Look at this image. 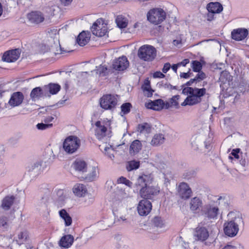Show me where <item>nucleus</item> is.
<instances>
[{"mask_svg":"<svg viewBox=\"0 0 249 249\" xmlns=\"http://www.w3.org/2000/svg\"><path fill=\"white\" fill-rule=\"evenodd\" d=\"M152 181L153 178L150 175H142L138 177L136 184L142 187L140 190L141 197L151 199L159 193V188L149 185Z\"/></svg>","mask_w":249,"mask_h":249,"instance_id":"nucleus-1","label":"nucleus"},{"mask_svg":"<svg viewBox=\"0 0 249 249\" xmlns=\"http://www.w3.org/2000/svg\"><path fill=\"white\" fill-rule=\"evenodd\" d=\"M228 218L224 223V231L226 235L233 237L237 234L239 227L244 225V221L240 214L237 212H230Z\"/></svg>","mask_w":249,"mask_h":249,"instance_id":"nucleus-2","label":"nucleus"},{"mask_svg":"<svg viewBox=\"0 0 249 249\" xmlns=\"http://www.w3.org/2000/svg\"><path fill=\"white\" fill-rule=\"evenodd\" d=\"M217 203L219 205L223 204L226 208L228 206L227 199L220 196L216 203H209L204 205L201 210L202 214L208 219H217L219 214V209L217 206Z\"/></svg>","mask_w":249,"mask_h":249,"instance_id":"nucleus-3","label":"nucleus"},{"mask_svg":"<svg viewBox=\"0 0 249 249\" xmlns=\"http://www.w3.org/2000/svg\"><path fill=\"white\" fill-rule=\"evenodd\" d=\"M81 144V140L76 136L71 135L67 137L63 143L64 151L68 154L76 153Z\"/></svg>","mask_w":249,"mask_h":249,"instance_id":"nucleus-4","label":"nucleus"},{"mask_svg":"<svg viewBox=\"0 0 249 249\" xmlns=\"http://www.w3.org/2000/svg\"><path fill=\"white\" fill-rule=\"evenodd\" d=\"M29 240V236L26 230L20 231L15 240L12 239L11 249H28L27 244Z\"/></svg>","mask_w":249,"mask_h":249,"instance_id":"nucleus-5","label":"nucleus"},{"mask_svg":"<svg viewBox=\"0 0 249 249\" xmlns=\"http://www.w3.org/2000/svg\"><path fill=\"white\" fill-rule=\"evenodd\" d=\"M206 89L205 88L197 89H195L194 93L188 95L183 102L181 104L182 106H193L200 103L202 97L205 95Z\"/></svg>","mask_w":249,"mask_h":249,"instance_id":"nucleus-6","label":"nucleus"},{"mask_svg":"<svg viewBox=\"0 0 249 249\" xmlns=\"http://www.w3.org/2000/svg\"><path fill=\"white\" fill-rule=\"evenodd\" d=\"M166 17L165 12L160 8H153L150 10L147 14V19L155 25L161 23L165 20Z\"/></svg>","mask_w":249,"mask_h":249,"instance_id":"nucleus-7","label":"nucleus"},{"mask_svg":"<svg viewBox=\"0 0 249 249\" xmlns=\"http://www.w3.org/2000/svg\"><path fill=\"white\" fill-rule=\"evenodd\" d=\"M138 56L144 61H152L156 56V50L151 45H144L139 48Z\"/></svg>","mask_w":249,"mask_h":249,"instance_id":"nucleus-8","label":"nucleus"},{"mask_svg":"<svg viewBox=\"0 0 249 249\" xmlns=\"http://www.w3.org/2000/svg\"><path fill=\"white\" fill-rule=\"evenodd\" d=\"M117 96L112 94L103 95L100 100L101 107L105 110H113L117 105Z\"/></svg>","mask_w":249,"mask_h":249,"instance_id":"nucleus-9","label":"nucleus"},{"mask_svg":"<svg viewBox=\"0 0 249 249\" xmlns=\"http://www.w3.org/2000/svg\"><path fill=\"white\" fill-rule=\"evenodd\" d=\"M96 128L95 129V134L96 138L99 140H103L107 142L111 137L110 129H108L107 126H106L104 123L100 121H97L95 124Z\"/></svg>","mask_w":249,"mask_h":249,"instance_id":"nucleus-10","label":"nucleus"},{"mask_svg":"<svg viewBox=\"0 0 249 249\" xmlns=\"http://www.w3.org/2000/svg\"><path fill=\"white\" fill-rule=\"evenodd\" d=\"M92 34L98 37H102L108 35L107 24L104 23L103 18L98 19L93 24L91 29Z\"/></svg>","mask_w":249,"mask_h":249,"instance_id":"nucleus-11","label":"nucleus"},{"mask_svg":"<svg viewBox=\"0 0 249 249\" xmlns=\"http://www.w3.org/2000/svg\"><path fill=\"white\" fill-rule=\"evenodd\" d=\"M154 161V166L161 171L164 176L165 181L168 182L170 180L167 178V177H166V176L167 175H170L171 172L169 169H168V167L166 164L159 156L155 157Z\"/></svg>","mask_w":249,"mask_h":249,"instance_id":"nucleus-12","label":"nucleus"},{"mask_svg":"<svg viewBox=\"0 0 249 249\" xmlns=\"http://www.w3.org/2000/svg\"><path fill=\"white\" fill-rule=\"evenodd\" d=\"M152 207L151 203L143 199L139 202L137 206V211L140 215L146 216L151 212Z\"/></svg>","mask_w":249,"mask_h":249,"instance_id":"nucleus-13","label":"nucleus"},{"mask_svg":"<svg viewBox=\"0 0 249 249\" xmlns=\"http://www.w3.org/2000/svg\"><path fill=\"white\" fill-rule=\"evenodd\" d=\"M128 66L129 62L125 56L120 57L115 59L112 64L113 69L118 71H124L127 68Z\"/></svg>","mask_w":249,"mask_h":249,"instance_id":"nucleus-14","label":"nucleus"},{"mask_svg":"<svg viewBox=\"0 0 249 249\" xmlns=\"http://www.w3.org/2000/svg\"><path fill=\"white\" fill-rule=\"evenodd\" d=\"M20 54V51L18 49L7 51L3 54L2 60L8 63L14 62L19 58Z\"/></svg>","mask_w":249,"mask_h":249,"instance_id":"nucleus-15","label":"nucleus"},{"mask_svg":"<svg viewBox=\"0 0 249 249\" xmlns=\"http://www.w3.org/2000/svg\"><path fill=\"white\" fill-rule=\"evenodd\" d=\"M98 168L95 166H91L87 168V172L84 174L81 178L88 181H91L96 179L98 177Z\"/></svg>","mask_w":249,"mask_h":249,"instance_id":"nucleus-16","label":"nucleus"},{"mask_svg":"<svg viewBox=\"0 0 249 249\" xmlns=\"http://www.w3.org/2000/svg\"><path fill=\"white\" fill-rule=\"evenodd\" d=\"M14 217L13 216H1L0 217V228L3 231H8L13 226Z\"/></svg>","mask_w":249,"mask_h":249,"instance_id":"nucleus-17","label":"nucleus"},{"mask_svg":"<svg viewBox=\"0 0 249 249\" xmlns=\"http://www.w3.org/2000/svg\"><path fill=\"white\" fill-rule=\"evenodd\" d=\"M248 31L245 28H238L234 29L231 33L232 39L236 41H241L244 39L248 35Z\"/></svg>","mask_w":249,"mask_h":249,"instance_id":"nucleus-18","label":"nucleus"},{"mask_svg":"<svg viewBox=\"0 0 249 249\" xmlns=\"http://www.w3.org/2000/svg\"><path fill=\"white\" fill-rule=\"evenodd\" d=\"M209 235V232L206 228L198 227L196 228L194 232V237L196 240L204 241L208 238Z\"/></svg>","mask_w":249,"mask_h":249,"instance_id":"nucleus-19","label":"nucleus"},{"mask_svg":"<svg viewBox=\"0 0 249 249\" xmlns=\"http://www.w3.org/2000/svg\"><path fill=\"white\" fill-rule=\"evenodd\" d=\"M49 47V51L54 54L55 55L61 54L65 52L61 47L59 40L51 38L50 40V44L48 45Z\"/></svg>","mask_w":249,"mask_h":249,"instance_id":"nucleus-20","label":"nucleus"},{"mask_svg":"<svg viewBox=\"0 0 249 249\" xmlns=\"http://www.w3.org/2000/svg\"><path fill=\"white\" fill-rule=\"evenodd\" d=\"M179 196L183 199L189 198L192 193L191 188L185 182H181L178 186V190Z\"/></svg>","mask_w":249,"mask_h":249,"instance_id":"nucleus-21","label":"nucleus"},{"mask_svg":"<svg viewBox=\"0 0 249 249\" xmlns=\"http://www.w3.org/2000/svg\"><path fill=\"white\" fill-rule=\"evenodd\" d=\"M24 97L21 92H14L9 101V104L12 107L20 105L23 102Z\"/></svg>","mask_w":249,"mask_h":249,"instance_id":"nucleus-22","label":"nucleus"},{"mask_svg":"<svg viewBox=\"0 0 249 249\" xmlns=\"http://www.w3.org/2000/svg\"><path fill=\"white\" fill-rule=\"evenodd\" d=\"M27 18L33 23L38 24L43 22L44 17L43 14L39 11H33L28 14Z\"/></svg>","mask_w":249,"mask_h":249,"instance_id":"nucleus-23","label":"nucleus"},{"mask_svg":"<svg viewBox=\"0 0 249 249\" xmlns=\"http://www.w3.org/2000/svg\"><path fill=\"white\" fill-rule=\"evenodd\" d=\"M42 163L41 161H36L28 167V171L31 176L33 177L38 176L41 173Z\"/></svg>","mask_w":249,"mask_h":249,"instance_id":"nucleus-24","label":"nucleus"},{"mask_svg":"<svg viewBox=\"0 0 249 249\" xmlns=\"http://www.w3.org/2000/svg\"><path fill=\"white\" fill-rule=\"evenodd\" d=\"M73 167L76 171L82 175L87 172V164L83 160H76L73 163Z\"/></svg>","mask_w":249,"mask_h":249,"instance_id":"nucleus-25","label":"nucleus"},{"mask_svg":"<svg viewBox=\"0 0 249 249\" xmlns=\"http://www.w3.org/2000/svg\"><path fill=\"white\" fill-rule=\"evenodd\" d=\"M73 237L71 234H67L62 236L59 241V245L65 249L70 248L73 242Z\"/></svg>","mask_w":249,"mask_h":249,"instance_id":"nucleus-26","label":"nucleus"},{"mask_svg":"<svg viewBox=\"0 0 249 249\" xmlns=\"http://www.w3.org/2000/svg\"><path fill=\"white\" fill-rule=\"evenodd\" d=\"M164 102L162 100L158 99L146 103L145 106L147 108L159 111L164 107Z\"/></svg>","mask_w":249,"mask_h":249,"instance_id":"nucleus-27","label":"nucleus"},{"mask_svg":"<svg viewBox=\"0 0 249 249\" xmlns=\"http://www.w3.org/2000/svg\"><path fill=\"white\" fill-rule=\"evenodd\" d=\"M90 37V34L89 32L83 31L77 36L76 42L80 46H84L89 42Z\"/></svg>","mask_w":249,"mask_h":249,"instance_id":"nucleus-28","label":"nucleus"},{"mask_svg":"<svg viewBox=\"0 0 249 249\" xmlns=\"http://www.w3.org/2000/svg\"><path fill=\"white\" fill-rule=\"evenodd\" d=\"M60 86L55 83H50L44 87V90L50 96L51 94H56L60 90Z\"/></svg>","mask_w":249,"mask_h":249,"instance_id":"nucleus-29","label":"nucleus"},{"mask_svg":"<svg viewBox=\"0 0 249 249\" xmlns=\"http://www.w3.org/2000/svg\"><path fill=\"white\" fill-rule=\"evenodd\" d=\"M31 98L33 99L39 98L41 96L50 97V95L46 93L44 90V88L42 89L40 87H36L34 88L30 93Z\"/></svg>","mask_w":249,"mask_h":249,"instance_id":"nucleus-30","label":"nucleus"},{"mask_svg":"<svg viewBox=\"0 0 249 249\" xmlns=\"http://www.w3.org/2000/svg\"><path fill=\"white\" fill-rule=\"evenodd\" d=\"M189 205L190 210L196 213L202 206V201L199 197H195L191 199Z\"/></svg>","mask_w":249,"mask_h":249,"instance_id":"nucleus-31","label":"nucleus"},{"mask_svg":"<svg viewBox=\"0 0 249 249\" xmlns=\"http://www.w3.org/2000/svg\"><path fill=\"white\" fill-rule=\"evenodd\" d=\"M142 148L141 142L138 140H134L130 146L129 153L131 155H135L140 151Z\"/></svg>","mask_w":249,"mask_h":249,"instance_id":"nucleus-32","label":"nucleus"},{"mask_svg":"<svg viewBox=\"0 0 249 249\" xmlns=\"http://www.w3.org/2000/svg\"><path fill=\"white\" fill-rule=\"evenodd\" d=\"M73 192L79 197L83 196L87 192V189L84 185L81 183L76 184L73 187Z\"/></svg>","mask_w":249,"mask_h":249,"instance_id":"nucleus-33","label":"nucleus"},{"mask_svg":"<svg viewBox=\"0 0 249 249\" xmlns=\"http://www.w3.org/2000/svg\"><path fill=\"white\" fill-rule=\"evenodd\" d=\"M48 187V185L46 184H41L39 187L40 192L44 193L45 195L44 196L41 197L42 202L41 203H43L44 204H45L46 202L47 201L48 196L51 193V190Z\"/></svg>","mask_w":249,"mask_h":249,"instance_id":"nucleus-34","label":"nucleus"},{"mask_svg":"<svg viewBox=\"0 0 249 249\" xmlns=\"http://www.w3.org/2000/svg\"><path fill=\"white\" fill-rule=\"evenodd\" d=\"M207 10L208 12L219 13L223 10V7L219 2H211L207 5Z\"/></svg>","mask_w":249,"mask_h":249,"instance_id":"nucleus-35","label":"nucleus"},{"mask_svg":"<svg viewBox=\"0 0 249 249\" xmlns=\"http://www.w3.org/2000/svg\"><path fill=\"white\" fill-rule=\"evenodd\" d=\"M60 217L64 220L65 225L70 226L72 223V218L70 214L65 209H62L59 211Z\"/></svg>","mask_w":249,"mask_h":249,"instance_id":"nucleus-36","label":"nucleus"},{"mask_svg":"<svg viewBox=\"0 0 249 249\" xmlns=\"http://www.w3.org/2000/svg\"><path fill=\"white\" fill-rule=\"evenodd\" d=\"M15 197L13 196L5 197L2 202L1 206L5 210H8L13 205Z\"/></svg>","mask_w":249,"mask_h":249,"instance_id":"nucleus-37","label":"nucleus"},{"mask_svg":"<svg viewBox=\"0 0 249 249\" xmlns=\"http://www.w3.org/2000/svg\"><path fill=\"white\" fill-rule=\"evenodd\" d=\"M165 140V138L164 135L162 134H156L153 136L151 142L150 144L152 146H158L160 144H162Z\"/></svg>","mask_w":249,"mask_h":249,"instance_id":"nucleus-38","label":"nucleus"},{"mask_svg":"<svg viewBox=\"0 0 249 249\" xmlns=\"http://www.w3.org/2000/svg\"><path fill=\"white\" fill-rule=\"evenodd\" d=\"M115 22L117 26L120 28H125L128 23V20L126 18L122 15L117 16L115 19Z\"/></svg>","mask_w":249,"mask_h":249,"instance_id":"nucleus-39","label":"nucleus"},{"mask_svg":"<svg viewBox=\"0 0 249 249\" xmlns=\"http://www.w3.org/2000/svg\"><path fill=\"white\" fill-rule=\"evenodd\" d=\"M12 243V238L8 236L0 235V247L2 248H10Z\"/></svg>","mask_w":249,"mask_h":249,"instance_id":"nucleus-40","label":"nucleus"},{"mask_svg":"<svg viewBox=\"0 0 249 249\" xmlns=\"http://www.w3.org/2000/svg\"><path fill=\"white\" fill-rule=\"evenodd\" d=\"M177 244L173 247V249H188V243L184 242L181 237H178L176 240Z\"/></svg>","mask_w":249,"mask_h":249,"instance_id":"nucleus-41","label":"nucleus"},{"mask_svg":"<svg viewBox=\"0 0 249 249\" xmlns=\"http://www.w3.org/2000/svg\"><path fill=\"white\" fill-rule=\"evenodd\" d=\"M96 70L93 71H91L90 72L93 73V72H95L96 74L98 75L99 76H104L107 74L108 71L107 67L100 65V66L96 67Z\"/></svg>","mask_w":249,"mask_h":249,"instance_id":"nucleus-42","label":"nucleus"},{"mask_svg":"<svg viewBox=\"0 0 249 249\" xmlns=\"http://www.w3.org/2000/svg\"><path fill=\"white\" fill-rule=\"evenodd\" d=\"M191 144L192 148L194 150H197L201 144V142L199 138L196 136H193L192 137L191 140Z\"/></svg>","mask_w":249,"mask_h":249,"instance_id":"nucleus-43","label":"nucleus"},{"mask_svg":"<svg viewBox=\"0 0 249 249\" xmlns=\"http://www.w3.org/2000/svg\"><path fill=\"white\" fill-rule=\"evenodd\" d=\"M231 79V75L228 71H225L221 72L219 80L222 84L229 82Z\"/></svg>","mask_w":249,"mask_h":249,"instance_id":"nucleus-44","label":"nucleus"},{"mask_svg":"<svg viewBox=\"0 0 249 249\" xmlns=\"http://www.w3.org/2000/svg\"><path fill=\"white\" fill-rule=\"evenodd\" d=\"M138 128L141 133H149L151 131V126L146 123L139 124Z\"/></svg>","mask_w":249,"mask_h":249,"instance_id":"nucleus-45","label":"nucleus"},{"mask_svg":"<svg viewBox=\"0 0 249 249\" xmlns=\"http://www.w3.org/2000/svg\"><path fill=\"white\" fill-rule=\"evenodd\" d=\"M140 167V161L136 160H131L128 162L126 165V169L128 171L136 170Z\"/></svg>","mask_w":249,"mask_h":249,"instance_id":"nucleus-46","label":"nucleus"},{"mask_svg":"<svg viewBox=\"0 0 249 249\" xmlns=\"http://www.w3.org/2000/svg\"><path fill=\"white\" fill-rule=\"evenodd\" d=\"M144 91H147L146 95L147 97H151L153 94L154 91L151 88L150 82L149 81H145L144 85L142 87Z\"/></svg>","mask_w":249,"mask_h":249,"instance_id":"nucleus-47","label":"nucleus"},{"mask_svg":"<svg viewBox=\"0 0 249 249\" xmlns=\"http://www.w3.org/2000/svg\"><path fill=\"white\" fill-rule=\"evenodd\" d=\"M240 149L239 148L233 149L232 150L231 153L229 156V159L231 160V161L234 160H239V153L240 152Z\"/></svg>","mask_w":249,"mask_h":249,"instance_id":"nucleus-48","label":"nucleus"},{"mask_svg":"<svg viewBox=\"0 0 249 249\" xmlns=\"http://www.w3.org/2000/svg\"><path fill=\"white\" fill-rule=\"evenodd\" d=\"M131 107L132 105L130 103H124L121 106V111L124 114H127L130 112Z\"/></svg>","mask_w":249,"mask_h":249,"instance_id":"nucleus-49","label":"nucleus"},{"mask_svg":"<svg viewBox=\"0 0 249 249\" xmlns=\"http://www.w3.org/2000/svg\"><path fill=\"white\" fill-rule=\"evenodd\" d=\"M192 65V69L194 71H199L202 69V65L201 63L198 61H193Z\"/></svg>","mask_w":249,"mask_h":249,"instance_id":"nucleus-50","label":"nucleus"},{"mask_svg":"<svg viewBox=\"0 0 249 249\" xmlns=\"http://www.w3.org/2000/svg\"><path fill=\"white\" fill-rule=\"evenodd\" d=\"M117 183L124 184L129 187H131L132 185V183L130 180L124 177H121L118 178Z\"/></svg>","mask_w":249,"mask_h":249,"instance_id":"nucleus-51","label":"nucleus"},{"mask_svg":"<svg viewBox=\"0 0 249 249\" xmlns=\"http://www.w3.org/2000/svg\"><path fill=\"white\" fill-rule=\"evenodd\" d=\"M104 153L107 155L110 159L113 160L114 158V150L110 147H106L104 148Z\"/></svg>","mask_w":249,"mask_h":249,"instance_id":"nucleus-52","label":"nucleus"},{"mask_svg":"<svg viewBox=\"0 0 249 249\" xmlns=\"http://www.w3.org/2000/svg\"><path fill=\"white\" fill-rule=\"evenodd\" d=\"M179 98L180 96L177 95L170 99L169 101L170 102V104H171V106L178 107V101L179 100Z\"/></svg>","mask_w":249,"mask_h":249,"instance_id":"nucleus-53","label":"nucleus"},{"mask_svg":"<svg viewBox=\"0 0 249 249\" xmlns=\"http://www.w3.org/2000/svg\"><path fill=\"white\" fill-rule=\"evenodd\" d=\"M53 126L52 124H43V123H38L36 125V127L39 130H45L48 128H50Z\"/></svg>","mask_w":249,"mask_h":249,"instance_id":"nucleus-54","label":"nucleus"},{"mask_svg":"<svg viewBox=\"0 0 249 249\" xmlns=\"http://www.w3.org/2000/svg\"><path fill=\"white\" fill-rule=\"evenodd\" d=\"M153 223L155 226L161 228L163 225V221L161 217H155L153 220Z\"/></svg>","mask_w":249,"mask_h":249,"instance_id":"nucleus-55","label":"nucleus"},{"mask_svg":"<svg viewBox=\"0 0 249 249\" xmlns=\"http://www.w3.org/2000/svg\"><path fill=\"white\" fill-rule=\"evenodd\" d=\"M198 88H191V87H186L184 88L182 90V93L185 95H191L192 93H194V91L195 89H197Z\"/></svg>","mask_w":249,"mask_h":249,"instance_id":"nucleus-56","label":"nucleus"},{"mask_svg":"<svg viewBox=\"0 0 249 249\" xmlns=\"http://www.w3.org/2000/svg\"><path fill=\"white\" fill-rule=\"evenodd\" d=\"M197 72L198 73L195 77L196 81H200L201 80L204 79L206 77V74L203 71H200Z\"/></svg>","mask_w":249,"mask_h":249,"instance_id":"nucleus-57","label":"nucleus"},{"mask_svg":"<svg viewBox=\"0 0 249 249\" xmlns=\"http://www.w3.org/2000/svg\"><path fill=\"white\" fill-rule=\"evenodd\" d=\"M161 86H162V87L163 88H164L165 89H169L170 90H171L172 89H177L176 86H173L167 82H165V83L162 82Z\"/></svg>","mask_w":249,"mask_h":249,"instance_id":"nucleus-58","label":"nucleus"},{"mask_svg":"<svg viewBox=\"0 0 249 249\" xmlns=\"http://www.w3.org/2000/svg\"><path fill=\"white\" fill-rule=\"evenodd\" d=\"M100 228L102 230H107L108 227H111L112 224H109L108 221H104V223L100 222L99 223Z\"/></svg>","mask_w":249,"mask_h":249,"instance_id":"nucleus-59","label":"nucleus"},{"mask_svg":"<svg viewBox=\"0 0 249 249\" xmlns=\"http://www.w3.org/2000/svg\"><path fill=\"white\" fill-rule=\"evenodd\" d=\"M57 196H58V199L60 201L64 200L65 196L64 195V190L59 189L57 191Z\"/></svg>","mask_w":249,"mask_h":249,"instance_id":"nucleus-60","label":"nucleus"},{"mask_svg":"<svg viewBox=\"0 0 249 249\" xmlns=\"http://www.w3.org/2000/svg\"><path fill=\"white\" fill-rule=\"evenodd\" d=\"M141 23L137 22L135 23L133 25L132 27H130L129 29L130 30V32H134L136 31V29H138L139 28L140 25Z\"/></svg>","mask_w":249,"mask_h":249,"instance_id":"nucleus-61","label":"nucleus"},{"mask_svg":"<svg viewBox=\"0 0 249 249\" xmlns=\"http://www.w3.org/2000/svg\"><path fill=\"white\" fill-rule=\"evenodd\" d=\"M171 65L169 63H166L164 64L162 71L163 73H166L170 69Z\"/></svg>","mask_w":249,"mask_h":249,"instance_id":"nucleus-62","label":"nucleus"},{"mask_svg":"<svg viewBox=\"0 0 249 249\" xmlns=\"http://www.w3.org/2000/svg\"><path fill=\"white\" fill-rule=\"evenodd\" d=\"M153 77L154 78H163L165 77V75L160 71H156L154 73Z\"/></svg>","mask_w":249,"mask_h":249,"instance_id":"nucleus-63","label":"nucleus"},{"mask_svg":"<svg viewBox=\"0 0 249 249\" xmlns=\"http://www.w3.org/2000/svg\"><path fill=\"white\" fill-rule=\"evenodd\" d=\"M214 13H212V12H208V13L207 15V19L208 21H212L214 18Z\"/></svg>","mask_w":249,"mask_h":249,"instance_id":"nucleus-64","label":"nucleus"}]
</instances>
